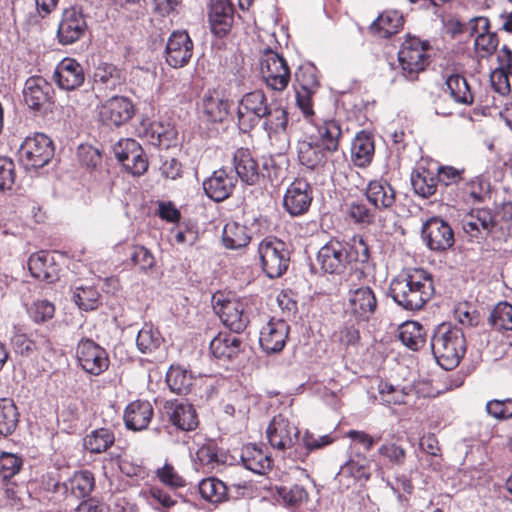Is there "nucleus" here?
Returning a JSON list of instances; mask_svg holds the SVG:
<instances>
[{"instance_id":"f257e3e1","label":"nucleus","mask_w":512,"mask_h":512,"mask_svg":"<svg viewBox=\"0 0 512 512\" xmlns=\"http://www.w3.org/2000/svg\"><path fill=\"white\" fill-rule=\"evenodd\" d=\"M434 283L430 273L413 269L395 277L390 284L392 299L409 311L420 310L432 298Z\"/></svg>"},{"instance_id":"f03ea898","label":"nucleus","mask_w":512,"mask_h":512,"mask_svg":"<svg viewBox=\"0 0 512 512\" xmlns=\"http://www.w3.org/2000/svg\"><path fill=\"white\" fill-rule=\"evenodd\" d=\"M431 350L442 368L445 370L455 368L466 353L463 331L449 324H440L432 335Z\"/></svg>"},{"instance_id":"7ed1b4c3","label":"nucleus","mask_w":512,"mask_h":512,"mask_svg":"<svg viewBox=\"0 0 512 512\" xmlns=\"http://www.w3.org/2000/svg\"><path fill=\"white\" fill-rule=\"evenodd\" d=\"M53 155L52 140L42 133L26 137L18 150L19 162L27 170L44 167Z\"/></svg>"},{"instance_id":"20e7f679","label":"nucleus","mask_w":512,"mask_h":512,"mask_svg":"<svg viewBox=\"0 0 512 512\" xmlns=\"http://www.w3.org/2000/svg\"><path fill=\"white\" fill-rule=\"evenodd\" d=\"M299 429L285 414L273 417L266 429V436L273 449L287 453L293 459L294 446L299 443Z\"/></svg>"},{"instance_id":"39448f33","label":"nucleus","mask_w":512,"mask_h":512,"mask_svg":"<svg viewBox=\"0 0 512 512\" xmlns=\"http://www.w3.org/2000/svg\"><path fill=\"white\" fill-rule=\"evenodd\" d=\"M262 269L269 278L280 277L288 268L289 253L284 242L276 238H266L258 246Z\"/></svg>"},{"instance_id":"423d86ee","label":"nucleus","mask_w":512,"mask_h":512,"mask_svg":"<svg viewBox=\"0 0 512 512\" xmlns=\"http://www.w3.org/2000/svg\"><path fill=\"white\" fill-rule=\"evenodd\" d=\"M270 104L261 90L246 93L239 101L237 117L239 128L247 132L267 114Z\"/></svg>"},{"instance_id":"0eeeda50","label":"nucleus","mask_w":512,"mask_h":512,"mask_svg":"<svg viewBox=\"0 0 512 512\" xmlns=\"http://www.w3.org/2000/svg\"><path fill=\"white\" fill-rule=\"evenodd\" d=\"M214 310L219 315L223 324L230 330L240 333L249 323L250 312L248 303L244 299H221L213 297Z\"/></svg>"},{"instance_id":"6e6552de","label":"nucleus","mask_w":512,"mask_h":512,"mask_svg":"<svg viewBox=\"0 0 512 512\" xmlns=\"http://www.w3.org/2000/svg\"><path fill=\"white\" fill-rule=\"evenodd\" d=\"M351 257L347 244L331 239L319 249L317 262L325 273L340 275L345 272Z\"/></svg>"},{"instance_id":"1a4fd4ad","label":"nucleus","mask_w":512,"mask_h":512,"mask_svg":"<svg viewBox=\"0 0 512 512\" xmlns=\"http://www.w3.org/2000/svg\"><path fill=\"white\" fill-rule=\"evenodd\" d=\"M79 366L88 374L98 376L109 367L106 350L90 339H82L76 348Z\"/></svg>"},{"instance_id":"9d476101","label":"nucleus","mask_w":512,"mask_h":512,"mask_svg":"<svg viewBox=\"0 0 512 512\" xmlns=\"http://www.w3.org/2000/svg\"><path fill=\"white\" fill-rule=\"evenodd\" d=\"M99 120L106 126L119 127L135 114L132 101L124 96H113L97 106Z\"/></svg>"},{"instance_id":"9b49d317","label":"nucleus","mask_w":512,"mask_h":512,"mask_svg":"<svg viewBox=\"0 0 512 512\" xmlns=\"http://www.w3.org/2000/svg\"><path fill=\"white\" fill-rule=\"evenodd\" d=\"M114 154L130 174L140 176L147 171L148 160L142 147L134 139H121L114 146Z\"/></svg>"},{"instance_id":"f8f14e48","label":"nucleus","mask_w":512,"mask_h":512,"mask_svg":"<svg viewBox=\"0 0 512 512\" xmlns=\"http://www.w3.org/2000/svg\"><path fill=\"white\" fill-rule=\"evenodd\" d=\"M422 238L427 247L436 252L446 251L454 244L451 226L439 217H431L422 225Z\"/></svg>"},{"instance_id":"ddd939ff","label":"nucleus","mask_w":512,"mask_h":512,"mask_svg":"<svg viewBox=\"0 0 512 512\" xmlns=\"http://www.w3.org/2000/svg\"><path fill=\"white\" fill-rule=\"evenodd\" d=\"M312 199L313 190L310 183L303 178H297L287 187L283 206L291 216H300L309 210Z\"/></svg>"},{"instance_id":"4468645a","label":"nucleus","mask_w":512,"mask_h":512,"mask_svg":"<svg viewBox=\"0 0 512 512\" xmlns=\"http://www.w3.org/2000/svg\"><path fill=\"white\" fill-rule=\"evenodd\" d=\"M471 36H475L474 46L477 56L486 59L492 55L498 46V36L490 32V22L487 17L479 16L472 18L466 25Z\"/></svg>"},{"instance_id":"2eb2a0df","label":"nucleus","mask_w":512,"mask_h":512,"mask_svg":"<svg viewBox=\"0 0 512 512\" xmlns=\"http://www.w3.org/2000/svg\"><path fill=\"white\" fill-rule=\"evenodd\" d=\"M377 309V298L368 286L350 289L347 295L346 312L358 321H368Z\"/></svg>"},{"instance_id":"dca6fc26","label":"nucleus","mask_w":512,"mask_h":512,"mask_svg":"<svg viewBox=\"0 0 512 512\" xmlns=\"http://www.w3.org/2000/svg\"><path fill=\"white\" fill-rule=\"evenodd\" d=\"M87 23L81 8L73 6L65 9L58 25L57 37L63 45L78 41L85 33Z\"/></svg>"},{"instance_id":"f3484780","label":"nucleus","mask_w":512,"mask_h":512,"mask_svg":"<svg viewBox=\"0 0 512 512\" xmlns=\"http://www.w3.org/2000/svg\"><path fill=\"white\" fill-rule=\"evenodd\" d=\"M263 128L267 132L271 142L277 141L280 150H286L289 146V138L286 134L288 125V112L278 104H270L265 114Z\"/></svg>"},{"instance_id":"a211bd4d","label":"nucleus","mask_w":512,"mask_h":512,"mask_svg":"<svg viewBox=\"0 0 512 512\" xmlns=\"http://www.w3.org/2000/svg\"><path fill=\"white\" fill-rule=\"evenodd\" d=\"M434 49L428 41L407 34L398 51L399 64H420L432 62Z\"/></svg>"},{"instance_id":"6ab92c4d","label":"nucleus","mask_w":512,"mask_h":512,"mask_svg":"<svg viewBox=\"0 0 512 512\" xmlns=\"http://www.w3.org/2000/svg\"><path fill=\"white\" fill-rule=\"evenodd\" d=\"M53 89L42 77L27 79L23 90L24 101L30 109L39 111L50 105Z\"/></svg>"},{"instance_id":"aec40b11","label":"nucleus","mask_w":512,"mask_h":512,"mask_svg":"<svg viewBox=\"0 0 512 512\" xmlns=\"http://www.w3.org/2000/svg\"><path fill=\"white\" fill-rule=\"evenodd\" d=\"M289 326L283 320H270L260 331L259 343L266 353L280 352L286 343Z\"/></svg>"},{"instance_id":"412c9836","label":"nucleus","mask_w":512,"mask_h":512,"mask_svg":"<svg viewBox=\"0 0 512 512\" xmlns=\"http://www.w3.org/2000/svg\"><path fill=\"white\" fill-rule=\"evenodd\" d=\"M237 179L225 169H218L203 182L206 195L216 202L227 199L236 186Z\"/></svg>"},{"instance_id":"4be33fe9","label":"nucleus","mask_w":512,"mask_h":512,"mask_svg":"<svg viewBox=\"0 0 512 512\" xmlns=\"http://www.w3.org/2000/svg\"><path fill=\"white\" fill-rule=\"evenodd\" d=\"M193 467L196 471L211 473L227 461V455L211 442L202 444L191 454Z\"/></svg>"},{"instance_id":"5701e85b","label":"nucleus","mask_w":512,"mask_h":512,"mask_svg":"<svg viewBox=\"0 0 512 512\" xmlns=\"http://www.w3.org/2000/svg\"><path fill=\"white\" fill-rule=\"evenodd\" d=\"M193 42L186 31H174L166 45L167 64H186L192 56Z\"/></svg>"},{"instance_id":"b1692460","label":"nucleus","mask_w":512,"mask_h":512,"mask_svg":"<svg viewBox=\"0 0 512 512\" xmlns=\"http://www.w3.org/2000/svg\"><path fill=\"white\" fill-rule=\"evenodd\" d=\"M209 23L211 31L218 37L225 36L233 23V6L229 0H211Z\"/></svg>"},{"instance_id":"393cba45","label":"nucleus","mask_w":512,"mask_h":512,"mask_svg":"<svg viewBox=\"0 0 512 512\" xmlns=\"http://www.w3.org/2000/svg\"><path fill=\"white\" fill-rule=\"evenodd\" d=\"M170 422L180 430L191 431L198 426L195 408L186 402H170L165 406Z\"/></svg>"},{"instance_id":"a878e982","label":"nucleus","mask_w":512,"mask_h":512,"mask_svg":"<svg viewBox=\"0 0 512 512\" xmlns=\"http://www.w3.org/2000/svg\"><path fill=\"white\" fill-rule=\"evenodd\" d=\"M296 151L300 165L311 170L323 167L327 161V153H329L316 141L312 142L307 139L297 142Z\"/></svg>"},{"instance_id":"bb28decb","label":"nucleus","mask_w":512,"mask_h":512,"mask_svg":"<svg viewBox=\"0 0 512 512\" xmlns=\"http://www.w3.org/2000/svg\"><path fill=\"white\" fill-rule=\"evenodd\" d=\"M233 166L239 179L246 185H255L259 181L258 163L248 149L239 148L235 151Z\"/></svg>"},{"instance_id":"cd10ccee","label":"nucleus","mask_w":512,"mask_h":512,"mask_svg":"<svg viewBox=\"0 0 512 512\" xmlns=\"http://www.w3.org/2000/svg\"><path fill=\"white\" fill-rule=\"evenodd\" d=\"M153 416V407L149 401L136 400L128 404L124 412V422L128 429L140 431L146 429Z\"/></svg>"},{"instance_id":"c85d7f7f","label":"nucleus","mask_w":512,"mask_h":512,"mask_svg":"<svg viewBox=\"0 0 512 512\" xmlns=\"http://www.w3.org/2000/svg\"><path fill=\"white\" fill-rule=\"evenodd\" d=\"M493 227L492 214L486 209L474 210L462 220V228L471 238L484 237L492 232Z\"/></svg>"},{"instance_id":"c756f323","label":"nucleus","mask_w":512,"mask_h":512,"mask_svg":"<svg viewBox=\"0 0 512 512\" xmlns=\"http://www.w3.org/2000/svg\"><path fill=\"white\" fill-rule=\"evenodd\" d=\"M31 275L41 281L54 282L58 279L59 268L53 257L44 251L32 254L28 259Z\"/></svg>"},{"instance_id":"7c9ffc66","label":"nucleus","mask_w":512,"mask_h":512,"mask_svg":"<svg viewBox=\"0 0 512 512\" xmlns=\"http://www.w3.org/2000/svg\"><path fill=\"white\" fill-rule=\"evenodd\" d=\"M404 24L403 15L396 10L381 13L370 25V32L378 38L387 39L397 34Z\"/></svg>"},{"instance_id":"2f4dec72","label":"nucleus","mask_w":512,"mask_h":512,"mask_svg":"<svg viewBox=\"0 0 512 512\" xmlns=\"http://www.w3.org/2000/svg\"><path fill=\"white\" fill-rule=\"evenodd\" d=\"M367 200L376 209H389L395 203V191L392 186L384 180H371L365 189Z\"/></svg>"},{"instance_id":"473e14b6","label":"nucleus","mask_w":512,"mask_h":512,"mask_svg":"<svg viewBox=\"0 0 512 512\" xmlns=\"http://www.w3.org/2000/svg\"><path fill=\"white\" fill-rule=\"evenodd\" d=\"M375 145L370 133L361 131L356 134L351 143V159L355 166L364 168L373 159Z\"/></svg>"},{"instance_id":"72a5a7b5","label":"nucleus","mask_w":512,"mask_h":512,"mask_svg":"<svg viewBox=\"0 0 512 512\" xmlns=\"http://www.w3.org/2000/svg\"><path fill=\"white\" fill-rule=\"evenodd\" d=\"M316 142L329 153L338 150L339 140L342 136L341 125L335 119H326L316 124Z\"/></svg>"},{"instance_id":"f704fd0d","label":"nucleus","mask_w":512,"mask_h":512,"mask_svg":"<svg viewBox=\"0 0 512 512\" xmlns=\"http://www.w3.org/2000/svg\"><path fill=\"white\" fill-rule=\"evenodd\" d=\"M242 342L236 335L220 332L210 342V351L215 358L230 360L238 355Z\"/></svg>"},{"instance_id":"c9c22d12","label":"nucleus","mask_w":512,"mask_h":512,"mask_svg":"<svg viewBox=\"0 0 512 512\" xmlns=\"http://www.w3.org/2000/svg\"><path fill=\"white\" fill-rule=\"evenodd\" d=\"M370 465L365 454L356 453L350 457L340 468L338 476L351 478L353 481H367L370 478Z\"/></svg>"},{"instance_id":"e433bc0d","label":"nucleus","mask_w":512,"mask_h":512,"mask_svg":"<svg viewBox=\"0 0 512 512\" xmlns=\"http://www.w3.org/2000/svg\"><path fill=\"white\" fill-rule=\"evenodd\" d=\"M53 80L64 90H73L84 82L85 73L82 66H55Z\"/></svg>"},{"instance_id":"4c0bfd02","label":"nucleus","mask_w":512,"mask_h":512,"mask_svg":"<svg viewBox=\"0 0 512 512\" xmlns=\"http://www.w3.org/2000/svg\"><path fill=\"white\" fill-rule=\"evenodd\" d=\"M241 461L245 468L257 474H264L271 465L270 458L261 449L252 444L242 448Z\"/></svg>"},{"instance_id":"58836bf2","label":"nucleus","mask_w":512,"mask_h":512,"mask_svg":"<svg viewBox=\"0 0 512 512\" xmlns=\"http://www.w3.org/2000/svg\"><path fill=\"white\" fill-rule=\"evenodd\" d=\"M411 184L417 195L428 198L436 193L438 178L437 175L430 170L419 168L412 173Z\"/></svg>"},{"instance_id":"ea45409f","label":"nucleus","mask_w":512,"mask_h":512,"mask_svg":"<svg viewBox=\"0 0 512 512\" xmlns=\"http://www.w3.org/2000/svg\"><path fill=\"white\" fill-rule=\"evenodd\" d=\"M115 442L114 432L108 428H99L87 434L83 445L90 453L100 454L106 452Z\"/></svg>"},{"instance_id":"a19ab883","label":"nucleus","mask_w":512,"mask_h":512,"mask_svg":"<svg viewBox=\"0 0 512 512\" xmlns=\"http://www.w3.org/2000/svg\"><path fill=\"white\" fill-rule=\"evenodd\" d=\"M203 112L209 121L222 122L229 111V104L216 91L205 93L202 101Z\"/></svg>"},{"instance_id":"79ce46f5","label":"nucleus","mask_w":512,"mask_h":512,"mask_svg":"<svg viewBox=\"0 0 512 512\" xmlns=\"http://www.w3.org/2000/svg\"><path fill=\"white\" fill-rule=\"evenodd\" d=\"M426 333L416 321H408L400 326L399 339L411 350H419L425 344Z\"/></svg>"},{"instance_id":"37998d69","label":"nucleus","mask_w":512,"mask_h":512,"mask_svg":"<svg viewBox=\"0 0 512 512\" xmlns=\"http://www.w3.org/2000/svg\"><path fill=\"white\" fill-rule=\"evenodd\" d=\"M419 445L421 450L427 455L424 459V465L433 471L440 470L443 458L437 437L432 433H428L420 438Z\"/></svg>"},{"instance_id":"c03bdc74","label":"nucleus","mask_w":512,"mask_h":512,"mask_svg":"<svg viewBox=\"0 0 512 512\" xmlns=\"http://www.w3.org/2000/svg\"><path fill=\"white\" fill-rule=\"evenodd\" d=\"M261 75L267 86L276 91L284 90L290 81L289 66H262Z\"/></svg>"},{"instance_id":"a18cd8bd","label":"nucleus","mask_w":512,"mask_h":512,"mask_svg":"<svg viewBox=\"0 0 512 512\" xmlns=\"http://www.w3.org/2000/svg\"><path fill=\"white\" fill-rule=\"evenodd\" d=\"M19 414L14 402L11 399H0V434L11 435L18 424Z\"/></svg>"},{"instance_id":"49530a36","label":"nucleus","mask_w":512,"mask_h":512,"mask_svg":"<svg viewBox=\"0 0 512 512\" xmlns=\"http://www.w3.org/2000/svg\"><path fill=\"white\" fill-rule=\"evenodd\" d=\"M201 497L211 503H220L225 500L227 496V487L219 479L210 477L203 479L198 485Z\"/></svg>"},{"instance_id":"de8ad7c7","label":"nucleus","mask_w":512,"mask_h":512,"mask_svg":"<svg viewBox=\"0 0 512 512\" xmlns=\"http://www.w3.org/2000/svg\"><path fill=\"white\" fill-rule=\"evenodd\" d=\"M250 236L246 227L236 222L227 223L223 229V243L229 249H239L248 245Z\"/></svg>"},{"instance_id":"09e8293b","label":"nucleus","mask_w":512,"mask_h":512,"mask_svg":"<svg viewBox=\"0 0 512 512\" xmlns=\"http://www.w3.org/2000/svg\"><path fill=\"white\" fill-rule=\"evenodd\" d=\"M191 373L181 366H171L166 373V382L169 388L177 393H187L192 385Z\"/></svg>"},{"instance_id":"8fccbe9b","label":"nucleus","mask_w":512,"mask_h":512,"mask_svg":"<svg viewBox=\"0 0 512 512\" xmlns=\"http://www.w3.org/2000/svg\"><path fill=\"white\" fill-rule=\"evenodd\" d=\"M332 341L345 351L355 349L360 343L359 329L354 324L345 323L334 331Z\"/></svg>"},{"instance_id":"3c124183","label":"nucleus","mask_w":512,"mask_h":512,"mask_svg":"<svg viewBox=\"0 0 512 512\" xmlns=\"http://www.w3.org/2000/svg\"><path fill=\"white\" fill-rule=\"evenodd\" d=\"M162 337L160 332L151 325L145 324L138 332L136 345L143 354H150L160 347Z\"/></svg>"},{"instance_id":"603ef678","label":"nucleus","mask_w":512,"mask_h":512,"mask_svg":"<svg viewBox=\"0 0 512 512\" xmlns=\"http://www.w3.org/2000/svg\"><path fill=\"white\" fill-rule=\"evenodd\" d=\"M379 402L386 406L401 405L406 403L407 392L405 388L394 386L386 381L381 380L378 384Z\"/></svg>"},{"instance_id":"864d4df0","label":"nucleus","mask_w":512,"mask_h":512,"mask_svg":"<svg viewBox=\"0 0 512 512\" xmlns=\"http://www.w3.org/2000/svg\"><path fill=\"white\" fill-rule=\"evenodd\" d=\"M446 85L451 97L458 103L470 104L473 96L466 79L459 74L450 75L446 79Z\"/></svg>"},{"instance_id":"5fc2aeb1","label":"nucleus","mask_w":512,"mask_h":512,"mask_svg":"<svg viewBox=\"0 0 512 512\" xmlns=\"http://www.w3.org/2000/svg\"><path fill=\"white\" fill-rule=\"evenodd\" d=\"M94 487V475L88 470L75 472L73 477L70 479V488L76 497L82 498L90 495Z\"/></svg>"},{"instance_id":"6e6d98bb","label":"nucleus","mask_w":512,"mask_h":512,"mask_svg":"<svg viewBox=\"0 0 512 512\" xmlns=\"http://www.w3.org/2000/svg\"><path fill=\"white\" fill-rule=\"evenodd\" d=\"M73 300L84 311L95 310L101 304L99 292L94 287H78L74 291Z\"/></svg>"},{"instance_id":"4d7b16f0","label":"nucleus","mask_w":512,"mask_h":512,"mask_svg":"<svg viewBox=\"0 0 512 512\" xmlns=\"http://www.w3.org/2000/svg\"><path fill=\"white\" fill-rule=\"evenodd\" d=\"M346 214L358 224L370 225L374 222L375 214L362 200H352L346 204Z\"/></svg>"},{"instance_id":"13d9d810","label":"nucleus","mask_w":512,"mask_h":512,"mask_svg":"<svg viewBox=\"0 0 512 512\" xmlns=\"http://www.w3.org/2000/svg\"><path fill=\"white\" fill-rule=\"evenodd\" d=\"M332 442L333 438L330 435L316 437L314 434L306 431L302 437V443L305 451H298V449H295L293 460L303 461L310 451L327 446Z\"/></svg>"},{"instance_id":"bf43d9fd","label":"nucleus","mask_w":512,"mask_h":512,"mask_svg":"<svg viewBox=\"0 0 512 512\" xmlns=\"http://www.w3.org/2000/svg\"><path fill=\"white\" fill-rule=\"evenodd\" d=\"M509 75H512V66H497L490 73V83L500 96H508L511 92Z\"/></svg>"},{"instance_id":"052dcab7","label":"nucleus","mask_w":512,"mask_h":512,"mask_svg":"<svg viewBox=\"0 0 512 512\" xmlns=\"http://www.w3.org/2000/svg\"><path fill=\"white\" fill-rule=\"evenodd\" d=\"M378 454L390 464L401 466L406 459V449L400 444L386 441L378 448Z\"/></svg>"},{"instance_id":"680f3d73","label":"nucleus","mask_w":512,"mask_h":512,"mask_svg":"<svg viewBox=\"0 0 512 512\" xmlns=\"http://www.w3.org/2000/svg\"><path fill=\"white\" fill-rule=\"evenodd\" d=\"M295 77L299 90L316 91L319 87L316 66H298Z\"/></svg>"},{"instance_id":"e2e57ef3","label":"nucleus","mask_w":512,"mask_h":512,"mask_svg":"<svg viewBox=\"0 0 512 512\" xmlns=\"http://www.w3.org/2000/svg\"><path fill=\"white\" fill-rule=\"evenodd\" d=\"M29 317L37 324L45 323L53 318L55 306L47 300H37L28 308Z\"/></svg>"},{"instance_id":"0e129e2a","label":"nucleus","mask_w":512,"mask_h":512,"mask_svg":"<svg viewBox=\"0 0 512 512\" xmlns=\"http://www.w3.org/2000/svg\"><path fill=\"white\" fill-rule=\"evenodd\" d=\"M93 80L96 84L113 89L120 84V76L115 66H95Z\"/></svg>"},{"instance_id":"69168bd1","label":"nucleus","mask_w":512,"mask_h":512,"mask_svg":"<svg viewBox=\"0 0 512 512\" xmlns=\"http://www.w3.org/2000/svg\"><path fill=\"white\" fill-rule=\"evenodd\" d=\"M491 321L499 329L512 330V305L507 302L498 303L491 313Z\"/></svg>"},{"instance_id":"338daca9","label":"nucleus","mask_w":512,"mask_h":512,"mask_svg":"<svg viewBox=\"0 0 512 512\" xmlns=\"http://www.w3.org/2000/svg\"><path fill=\"white\" fill-rule=\"evenodd\" d=\"M22 459L13 453L2 452L0 454V476L7 480L19 473L22 467Z\"/></svg>"},{"instance_id":"774afa93","label":"nucleus","mask_w":512,"mask_h":512,"mask_svg":"<svg viewBox=\"0 0 512 512\" xmlns=\"http://www.w3.org/2000/svg\"><path fill=\"white\" fill-rule=\"evenodd\" d=\"M486 411L490 416L498 420L512 418V398L490 400L486 404Z\"/></svg>"}]
</instances>
